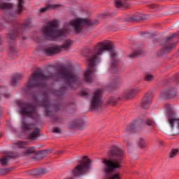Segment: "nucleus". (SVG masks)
<instances>
[{
  "label": "nucleus",
  "instance_id": "f257e3e1",
  "mask_svg": "<svg viewBox=\"0 0 179 179\" xmlns=\"http://www.w3.org/2000/svg\"><path fill=\"white\" fill-rule=\"evenodd\" d=\"M50 78L55 80H59L62 78L68 86H71L73 89H76L82 83V80L73 72V70L67 67L59 69L58 73L55 76H50V77L44 75L41 71L36 70L32 73L27 85L22 88L23 93H29L31 89H35V87L47 90V85H45L44 80H47Z\"/></svg>",
  "mask_w": 179,
  "mask_h": 179
},
{
  "label": "nucleus",
  "instance_id": "58836bf2",
  "mask_svg": "<svg viewBox=\"0 0 179 179\" xmlns=\"http://www.w3.org/2000/svg\"><path fill=\"white\" fill-rule=\"evenodd\" d=\"M177 36H178V34H173V35H171V36H169L166 39L167 43H169V41H173V39L176 37H177Z\"/></svg>",
  "mask_w": 179,
  "mask_h": 179
},
{
  "label": "nucleus",
  "instance_id": "864d4df0",
  "mask_svg": "<svg viewBox=\"0 0 179 179\" xmlns=\"http://www.w3.org/2000/svg\"><path fill=\"white\" fill-rule=\"evenodd\" d=\"M159 143H160V145H163V142L159 141Z\"/></svg>",
  "mask_w": 179,
  "mask_h": 179
},
{
  "label": "nucleus",
  "instance_id": "e433bc0d",
  "mask_svg": "<svg viewBox=\"0 0 179 179\" xmlns=\"http://www.w3.org/2000/svg\"><path fill=\"white\" fill-rule=\"evenodd\" d=\"M108 103L111 106H117V101L113 97H111L109 99Z\"/></svg>",
  "mask_w": 179,
  "mask_h": 179
},
{
  "label": "nucleus",
  "instance_id": "473e14b6",
  "mask_svg": "<svg viewBox=\"0 0 179 179\" xmlns=\"http://www.w3.org/2000/svg\"><path fill=\"white\" fill-rule=\"evenodd\" d=\"M178 152L179 151L177 149L172 150L169 155V157H171V159L173 157H176V156H177V155H178Z\"/></svg>",
  "mask_w": 179,
  "mask_h": 179
},
{
  "label": "nucleus",
  "instance_id": "bb28decb",
  "mask_svg": "<svg viewBox=\"0 0 179 179\" xmlns=\"http://www.w3.org/2000/svg\"><path fill=\"white\" fill-rule=\"evenodd\" d=\"M23 78V76L22 74H16L11 78V85L13 86H15L16 83H17V80H20Z\"/></svg>",
  "mask_w": 179,
  "mask_h": 179
},
{
  "label": "nucleus",
  "instance_id": "c9c22d12",
  "mask_svg": "<svg viewBox=\"0 0 179 179\" xmlns=\"http://www.w3.org/2000/svg\"><path fill=\"white\" fill-rule=\"evenodd\" d=\"M154 78L153 75L146 74L145 76V80L147 82H151V80H153Z\"/></svg>",
  "mask_w": 179,
  "mask_h": 179
},
{
  "label": "nucleus",
  "instance_id": "7c9ffc66",
  "mask_svg": "<svg viewBox=\"0 0 179 179\" xmlns=\"http://www.w3.org/2000/svg\"><path fill=\"white\" fill-rule=\"evenodd\" d=\"M142 54V50H136L132 54L129 55L128 57L129 58H136V57H139Z\"/></svg>",
  "mask_w": 179,
  "mask_h": 179
},
{
  "label": "nucleus",
  "instance_id": "6e6552de",
  "mask_svg": "<svg viewBox=\"0 0 179 179\" xmlns=\"http://www.w3.org/2000/svg\"><path fill=\"white\" fill-rule=\"evenodd\" d=\"M21 128L24 131H31L34 129L28 136V139H30L31 141H34L40 136V130L38 128H36L33 123L28 124L26 121L23 120L21 123Z\"/></svg>",
  "mask_w": 179,
  "mask_h": 179
},
{
  "label": "nucleus",
  "instance_id": "a211bd4d",
  "mask_svg": "<svg viewBox=\"0 0 179 179\" xmlns=\"http://www.w3.org/2000/svg\"><path fill=\"white\" fill-rule=\"evenodd\" d=\"M67 87H62L60 90H48V93H52V94H55L58 97H62L64 96V92L66 90Z\"/></svg>",
  "mask_w": 179,
  "mask_h": 179
},
{
  "label": "nucleus",
  "instance_id": "49530a36",
  "mask_svg": "<svg viewBox=\"0 0 179 179\" xmlns=\"http://www.w3.org/2000/svg\"><path fill=\"white\" fill-rule=\"evenodd\" d=\"M54 122H61V118H59V117H56V118L54 120Z\"/></svg>",
  "mask_w": 179,
  "mask_h": 179
},
{
  "label": "nucleus",
  "instance_id": "20e7f679",
  "mask_svg": "<svg viewBox=\"0 0 179 179\" xmlns=\"http://www.w3.org/2000/svg\"><path fill=\"white\" fill-rule=\"evenodd\" d=\"M58 22L53 20L42 27V36L46 40H57L68 34V29H57Z\"/></svg>",
  "mask_w": 179,
  "mask_h": 179
},
{
  "label": "nucleus",
  "instance_id": "aec40b11",
  "mask_svg": "<svg viewBox=\"0 0 179 179\" xmlns=\"http://www.w3.org/2000/svg\"><path fill=\"white\" fill-rule=\"evenodd\" d=\"M115 5L117 8H128L129 1L128 0H116Z\"/></svg>",
  "mask_w": 179,
  "mask_h": 179
},
{
  "label": "nucleus",
  "instance_id": "9d476101",
  "mask_svg": "<svg viewBox=\"0 0 179 179\" xmlns=\"http://www.w3.org/2000/svg\"><path fill=\"white\" fill-rule=\"evenodd\" d=\"M70 24L74 28L76 33H80L85 24H87V26H93V22L87 19L78 18L71 21Z\"/></svg>",
  "mask_w": 179,
  "mask_h": 179
},
{
  "label": "nucleus",
  "instance_id": "b1692460",
  "mask_svg": "<svg viewBox=\"0 0 179 179\" xmlns=\"http://www.w3.org/2000/svg\"><path fill=\"white\" fill-rule=\"evenodd\" d=\"M14 145H16L18 146L20 149L24 148V146H29V145H31V142L29 141H17L16 143H14Z\"/></svg>",
  "mask_w": 179,
  "mask_h": 179
},
{
  "label": "nucleus",
  "instance_id": "7ed1b4c3",
  "mask_svg": "<svg viewBox=\"0 0 179 179\" xmlns=\"http://www.w3.org/2000/svg\"><path fill=\"white\" fill-rule=\"evenodd\" d=\"M108 157L110 159H104L102 161V163L104 164L103 171L107 176H111L116 169H121V164L124 161L125 154L121 148L113 146L108 153Z\"/></svg>",
  "mask_w": 179,
  "mask_h": 179
},
{
  "label": "nucleus",
  "instance_id": "cd10ccee",
  "mask_svg": "<svg viewBox=\"0 0 179 179\" xmlns=\"http://www.w3.org/2000/svg\"><path fill=\"white\" fill-rule=\"evenodd\" d=\"M124 132L126 134H134V132H135V124H131L130 125L127 126Z\"/></svg>",
  "mask_w": 179,
  "mask_h": 179
},
{
  "label": "nucleus",
  "instance_id": "4c0bfd02",
  "mask_svg": "<svg viewBox=\"0 0 179 179\" xmlns=\"http://www.w3.org/2000/svg\"><path fill=\"white\" fill-rule=\"evenodd\" d=\"M138 146L140 148H143L145 146V140L142 138L138 140Z\"/></svg>",
  "mask_w": 179,
  "mask_h": 179
},
{
  "label": "nucleus",
  "instance_id": "f8f14e48",
  "mask_svg": "<svg viewBox=\"0 0 179 179\" xmlns=\"http://www.w3.org/2000/svg\"><path fill=\"white\" fill-rule=\"evenodd\" d=\"M70 128L72 129H78L79 131H82L85 129V124H83V120H76L71 124Z\"/></svg>",
  "mask_w": 179,
  "mask_h": 179
},
{
  "label": "nucleus",
  "instance_id": "c03bdc74",
  "mask_svg": "<svg viewBox=\"0 0 179 179\" xmlns=\"http://www.w3.org/2000/svg\"><path fill=\"white\" fill-rule=\"evenodd\" d=\"M80 96H83L84 97H87L89 96V93L83 91L80 92Z\"/></svg>",
  "mask_w": 179,
  "mask_h": 179
},
{
  "label": "nucleus",
  "instance_id": "2f4dec72",
  "mask_svg": "<svg viewBox=\"0 0 179 179\" xmlns=\"http://www.w3.org/2000/svg\"><path fill=\"white\" fill-rule=\"evenodd\" d=\"M110 86L113 87V89L118 87V86H120V80H113L110 84Z\"/></svg>",
  "mask_w": 179,
  "mask_h": 179
},
{
  "label": "nucleus",
  "instance_id": "423d86ee",
  "mask_svg": "<svg viewBox=\"0 0 179 179\" xmlns=\"http://www.w3.org/2000/svg\"><path fill=\"white\" fill-rule=\"evenodd\" d=\"M103 107V90H96L94 92L90 99V108L92 111H95L98 108Z\"/></svg>",
  "mask_w": 179,
  "mask_h": 179
},
{
  "label": "nucleus",
  "instance_id": "6e6d98bb",
  "mask_svg": "<svg viewBox=\"0 0 179 179\" xmlns=\"http://www.w3.org/2000/svg\"><path fill=\"white\" fill-rule=\"evenodd\" d=\"M0 115H1V111H0Z\"/></svg>",
  "mask_w": 179,
  "mask_h": 179
},
{
  "label": "nucleus",
  "instance_id": "72a5a7b5",
  "mask_svg": "<svg viewBox=\"0 0 179 179\" xmlns=\"http://www.w3.org/2000/svg\"><path fill=\"white\" fill-rule=\"evenodd\" d=\"M8 157H4L3 158H0V162L2 166H8Z\"/></svg>",
  "mask_w": 179,
  "mask_h": 179
},
{
  "label": "nucleus",
  "instance_id": "c85d7f7f",
  "mask_svg": "<svg viewBox=\"0 0 179 179\" xmlns=\"http://www.w3.org/2000/svg\"><path fill=\"white\" fill-rule=\"evenodd\" d=\"M169 122L171 128H174V125H176V124L179 127V119L171 117L169 119Z\"/></svg>",
  "mask_w": 179,
  "mask_h": 179
},
{
  "label": "nucleus",
  "instance_id": "ddd939ff",
  "mask_svg": "<svg viewBox=\"0 0 179 179\" xmlns=\"http://www.w3.org/2000/svg\"><path fill=\"white\" fill-rule=\"evenodd\" d=\"M60 52L61 48H59V46L50 47L43 50V52L48 57L54 55V54H58V52Z\"/></svg>",
  "mask_w": 179,
  "mask_h": 179
},
{
  "label": "nucleus",
  "instance_id": "dca6fc26",
  "mask_svg": "<svg viewBox=\"0 0 179 179\" xmlns=\"http://www.w3.org/2000/svg\"><path fill=\"white\" fill-rule=\"evenodd\" d=\"M62 6L60 4H47L45 7L41 8L39 9L40 13H44V12H47V10H50L51 9H57V8H59Z\"/></svg>",
  "mask_w": 179,
  "mask_h": 179
},
{
  "label": "nucleus",
  "instance_id": "ea45409f",
  "mask_svg": "<svg viewBox=\"0 0 179 179\" xmlns=\"http://www.w3.org/2000/svg\"><path fill=\"white\" fill-rule=\"evenodd\" d=\"M54 134H62V130L59 129V127H54L52 130Z\"/></svg>",
  "mask_w": 179,
  "mask_h": 179
},
{
  "label": "nucleus",
  "instance_id": "5fc2aeb1",
  "mask_svg": "<svg viewBox=\"0 0 179 179\" xmlns=\"http://www.w3.org/2000/svg\"><path fill=\"white\" fill-rule=\"evenodd\" d=\"M169 107H170L169 106H168L167 110H169Z\"/></svg>",
  "mask_w": 179,
  "mask_h": 179
},
{
  "label": "nucleus",
  "instance_id": "4be33fe9",
  "mask_svg": "<svg viewBox=\"0 0 179 179\" xmlns=\"http://www.w3.org/2000/svg\"><path fill=\"white\" fill-rule=\"evenodd\" d=\"M10 1V0H7ZM0 8L1 9L10 10L13 8V4L10 3H3L2 0H0Z\"/></svg>",
  "mask_w": 179,
  "mask_h": 179
},
{
  "label": "nucleus",
  "instance_id": "4d7b16f0",
  "mask_svg": "<svg viewBox=\"0 0 179 179\" xmlns=\"http://www.w3.org/2000/svg\"><path fill=\"white\" fill-rule=\"evenodd\" d=\"M0 41H1V38H0Z\"/></svg>",
  "mask_w": 179,
  "mask_h": 179
},
{
  "label": "nucleus",
  "instance_id": "603ef678",
  "mask_svg": "<svg viewBox=\"0 0 179 179\" xmlns=\"http://www.w3.org/2000/svg\"><path fill=\"white\" fill-rule=\"evenodd\" d=\"M8 19H10V17H13V15H10V16L8 15H7Z\"/></svg>",
  "mask_w": 179,
  "mask_h": 179
},
{
  "label": "nucleus",
  "instance_id": "412c9836",
  "mask_svg": "<svg viewBox=\"0 0 179 179\" xmlns=\"http://www.w3.org/2000/svg\"><path fill=\"white\" fill-rule=\"evenodd\" d=\"M17 34H19V31L17 29H14L12 31V32H10L6 36V37L8 40H10V41H13V40H15V38L17 37Z\"/></svg>",
  "mask_w": 179,
  "mask_h": 179
},
{
  "label": "nucleus",
  "instance_id": "a19ab883",
  "mask_svg": "<svg viewBox=\"0 0 179 179\" xmlns=\"http://www.w3.org/2000/svg\"><path fill=\"white\" fill-rule=\"evenodd\" d=\"M35 159H37V160H43L44 156L43 155V153H39L35 156Z\"/></svg>",
  "mask_w": 179,
  "mask_h": 179
},
{
  "label": "nucleus",
  "instance_id": "5701e85b",
  "mask_svg": "<svg viewBox=\"0 0 179 179\" xmlns=\"http://www.w3.org/2000/svg\"><path fill=\"white\" fill-rule=\"evenodd\" d=\"M161 96L163 99H171L173 97V92L166 90L161 93Z\"/></svg>",
  "mask_w": 179,
  "mask_h": 179
},
{
  "label": "nucleus",
  "instance_id": "1a4fd4ad",
  "mask_svg": "<svg viewBox=\"0 0 179 179\" xmlns=\"http://www.w3.org/2000/svg\"><path fill=\"white\" fill-rule=\"evenodd\" d=\"M19 107V113L23 117H31L36 114V106L30 103H20Z\"/></svg>",
  "mask_w": 179,
  "mask_h": 179
},
{
  "label": "nucleus",
  "instance_id": "4468645a",
  "mask_svg": "<svg viewBox=\"0 0 179 179\" xmlns=\"http://www.w3.org/2000/svg\"><path fill=\"white\" fill-rule=\"evenodd\" d=\"M138 89H133L131 90L129 92L124 94L123 97L124 99H126V100H129L131 99H134L136 94H138Z\"/></svg>",
  "mask_w": 179,
  "mask_h": 179
},
{
  "label": "nucleus",
  "instance_id": "9b49d317",
  "mask_svg": "<svg viewBox=\"0 0 179 179\" xmlns=\"http://www.w3.org/2000/svg\"><path fill=\"white\" fill-rule=\"evenodd\" d=\"M153 99V94L152 92H147L144 97L141 101V107L143 108H149L150 107V104H152V99Z\"/></svg>",
  "mask_w": 179,
  "mask_h": 179
},
{
  "label": "nucleus",
  "instance_id": "a18cd8bd",
  "mask_svg": "<svg viewBox=\"0 0 179 179\" xmlns=\"http://www.w3.org/2000/svg\"><path fill=\"white\" fill-rule=\"evenodd\" d=\"M64 152H65L64 150H59V151H56V155H64Z\"/></svg>",
  "mask_w": 179,
  "mask_h": 179
},
{
  "label": "nucleus",
  "instance_id": "3c124183",
  "mask_svg": "<svg viewBox=\"0 0 179 179\" xmlns=\"http://www.w3.org/2000/svg\"><path fill=\"white\" fill-rule=\"evenodd\" d=\"M150 8H151V9H153V8H156V6L152 4V5L150 6Z\"/></svg>",
  "mask_w": 179,
  "mask_h": 179
},
{
  "label": "nucleus",
  "instance_id": "2eb2a0df",
  "mask_svg": "<svg viewBox=\"0 0 179 179\" xmlns=\"http://www.w3.org/2000/svg\"><path fill=\"white\" fill-rule=\"evenodd\" d=\"M45 173H47V170L43 169L28 171L29 176H43V174H45Z\"/></svg>",
  "mask_w": 179,
  "mask_h": 179
},
{
  "label": "nucleus",
  "instance_id": "f03ea898",
  "mask_svg": "<svg viewBox=\"0 0 179 179\" xmlns=\"http://www.w3.org/2000/svg\"><path fill=\"white\" fill-rule=\"evenodd\" d=\"M94 53L87 60V68L84 73L85 80L88 83L93 82L92 75L96 72V66L97 62H100V55L104 52V51H110L111 57L110 66L112 69L118 65V60H117V53L114 50V46L111 42H99L94 47Z\"/></svg>",
  "mask_w": 179,
  "mask_h": 179
},
{
  "label": "nucleus",
  "instance_id": "8fccbe9b",
  "mask_svg": "<svg viewBox=\"0 0 179 179\" xmlns=\"http://www.w3.org/2000/svg\"><path fill=\"white\" fill-rule=\"evenodd\" d=\"M126 144L128 148H129V146H131V143L129 141H127Z\"/></svg>",
  "mask_w": 179,
  "mask_h": 179
},
{
  "label": "nucleus",
  "instance_id": "f3484780",
  "mask_svg": "<svg viewBox=\"0 0 179 179\" xmlns=\"http://www.w3.org/2000/svg\"><path fill=\"white\" fill-rule=\"evenodd\" d=\"M73 44V42L71 39H68L64 41L62 45L59 46V48L61 50H65V51H69L71 50V47H72V45Z\"/></svg>",
  "mask_w": 179,
  "mask_h": 179
},
{
  "label": "nucleus",
  "instance_id": "09e8293b",
  "mask_svg": "<svg viewBox=\"0 0 179 179\" xmlns=\"http://www.w3.org/2000/svg\"><path fill=\"white\" fill-rule=\"evenodd\" d=\"M133 20H139V18L138 17H133Z\"/></svg>",
  "mask_w": 179,
  "mask_h": 179
},
{
  "label": "nucleus",
  "instance_id": "393cba45",
  "mask_svg": "<svg viewBox=\"0 0 179 179\" xmlns=\"http://www.w3.org/2000/svg\"><path fill=\"white\" fill-rule=\"evenodd\" d=\"M31 19L28 18L24 20V22L20 26L21 30H24V29H27L31 27Z\"/></svg>",
  "mask_w": 179,
  "mask_h": 179
},
{
  "label": "nucleus",
  "instance_id": "c756f323",
  "mask_svg": "<svg viewBox=\"0 0 179 179\" xmlns=\"http://www.w3.org/2000/svg\"><path fill=\"white\" fill-rule=\"evenodd\" d=\"M24 3V0H18L17 11V13H18V15H20V13H22L23 10Z\"/></svg>",
  "mask_w": 179,
  "mask_h": 179
},
{
  "label": "nucleus",
  "instance_id": "39448f33",
  "mask_svg": "<svg viewBox=\"0 0 179 179\" xmlns=\"http://www.w3.org/2000/svg\"><path fill=\"white\" fill-rule=\"evenodd\" d=\"M90 159H87V157L84 156L83 159L80 162V164L77 165L75 169H73L72 173L75 177H79L86 174L89 171L90 167Z\"/></svg>",
  "mask_w": 179,
  "mask_h": 179
},
{
  "label": "nucleus",
  "instance_id": "0eeeda50",
  "mask_svg": "<svg viewBox=\"0 0 179 179\" xmlns=\"http://www.w3.org/2000/svg\"><path fill=\"white\" fill-rule=\"evenodd\" d=\"M34 101L36 103L38 106H42L46 108L45 114L46 116L50 115V110H48V106H50V99H48V92H42L39 93L38 96H34Z\"/></svg>",
  "mask_w": 179,
  "mask_h": 179
},
{
  "label": "nucleus",
  "instance_id": "37998d69",
  "mask_svg": "<svg viewBox=\"0 0 179 179\" xmlns=\"http://www.w3.org/2000/svg\"><path fill=\"white\" fill-rule=\"evenodd\" d=\"M108 179H120V173H116Z\"/></svg>",
  "mask_w": 179,
  "mask_h": 179
},
{
  "label": "nucleus",
  "instance_id": "de8ad7c7",
  "mask_svg": "<svg viewBox=\"0 0 179 179\" xmlns=\"http://www.w3.org/2000/svg\"><path fill=\"white\" fill-rule=\"evenodd\" d=\"M10 96V94H4V97H6V99H9Z\"/></svg>",
  "mask_w": 179,
  "mask_h": 179
},
{
  "label": "nucleus",
  "instance_id": "79ce46f5",
  "mask_svg": "<svg viewBox=\"0 0 179 179\" xmlns=\"http://www.w3.org/2000/svg\"><path fill=\"white\" fill-rule=\"evenodd\" d=\"M146 125H148V127H152L153 125V121L148 120L145 121Z\"/></svg>",
  "mask_w": 179,
  "mask_h": 179
},
{
  "label": "nucleus",
  "instance_id": "6ab92c4d",
  "mask_svg": "<svg viewBox=\"0 0 179 179\" xmlns=\"http://www.w3.org/2000/svg\"><path fill=\"white\" fill-rule=\"evenodd\" d=\"M35 152H36V149L34 148V147H29L24 152L20 154V156L27 157L30 156V155H34Z\"/></svg>",
  "mask_w": 179,
  "mask_h": 179
},
{
  "label": "nucleus",
  "instance_id": "f704fd0d",
  "mask_svg": "<svg viewBox=\"0 0 179 179\" xmlns=\"http://www.w3.org/2000/svg\"><path fill=\"white\" fill-rule=\"evenodd\" d=\"M174 47H176V43H171L169 45L165 46L164 51H166V52L171 51V50H173Z\"/></svg>",
  "mask_w": 179,
  "mask_h": 179
},
{
  "label": "nucleus",
  "instance_id": "a878e982",
  "mask_svg": "<svg viewBox=\"0 0 179 179\" xmlns=\"http://www.w3.org/2000/svg\"><path fill=\"white\" fill-rule=\"evenodd\" d=\"M9 56L11 57V58H16V57H17V49L14 46H10Z\"/></svg>",
  "mask_w": 179,
  "mask_h": 179
}]
</instances>
